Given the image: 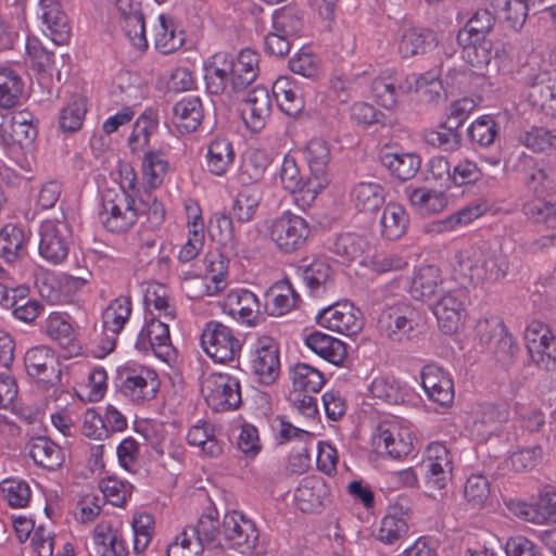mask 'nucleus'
<instances>
[{"label": "nucleus", "instance_id": "obj_1", "mask_svg": "<svg viewBox=\"0 0 556 556\" xmlns=\"http://www.w3.org/2000/svg\"><path fill=\"white\" fill-rule=\"evenodd\" d=\"M459 271L476 285L504 279L509 269L507 256L497 251L469 245L456 254Z\"/></svg>", "mask_w": 556, "mask_h": 556}, {"label": "nucleus", "instance_id": "obj_2", "mask_svg": "<svg viewBox=\"0 0 556 556\" xmlns=\"http://www.w3.org/2000/svg\"><path fill=\"white\" fill-rule=\"evenodd\" d=\"M99 220L109 231L124 233L138 220L135 199L124 189H108L102 194Z\"/></svg>", "mask_w": 556, "mask_h": 556}, {"label": "nucleus", "instance_id": "obj_3", "mask_svg": "<svg viewBox=\"0 0 556 556\" xmlns=\"http://www.w3.org/2000/svg\"><path fill=\"white\" fill-rule=\"evenodd\" d=\"M201 346L215 363L227 364L239 358L242 350L233 329L217 320L207 321L201 333Z\"/></svg>", "mask_w": 556, "mask_h": 556}, {"label": "nucleus", "instance_id": "obj_4", "mask_svg": "<svg viewBox=\"0 0 556 556\" xmlns=\"http://www.w3.org/2000/svg\"><path fill=\"white\" fill-rule=\"evenodd\" d=\"M268 232L278 250L292 253L305 245L311 228L305 218L286 211L270 220Z\"/></svg>", "mask_w": 556, "mask_h": 556}, {"label": "nucleus", "instance_id": "obj_5", "mask_svg": "<svg viewBox=\"0 0 556 556\" xmlns=\"http://www.w3.org/2000/svg\"><path fill=\"white\" fill-rule=\"evenodd\" d=\"M201 393L215 412H225L241 404V386L238 378L228 374L213 372L201 381Z\"/></svg>", "mask_w": 556, "mask_h": 556}, {"label": "nucleus", "instance_id": "obj_6", "mask_svg": "<svg viewBox=\"0 0 556 556\" xmlns=\"http://www.w3.org/2000/svg\"><path fill=\"white\" fill-rule=\"evenodd\" d=\"M72 239L64 214L61 218L45 219L39 227V254L51 264H61L68 255Z\"/></svg>", "mask_w": 556, "mask_h": 556}, {"label": "nucleus", "instance_id": "obj_7", "mask_svg": "<svg viewBox=\"0 0 556 556\" xmlns=\"http://www.w3.org/2000/svg\"><path fill=\"white\" fill-rule=\"evenodd\" d=\"M121 392L134 403L153 400L160 389L155 370L146 366H126L118 371Z\"/></svg>", "mask_w": 556, "mask_h": 556}, {"label": "nucleus", "instance_id": "obj_8", "mask_svg": "<svg viewBox=\"0 0 556 556\" xmlns=\"http://www.w3.org/2000/svg\"><path fill=\"white\" fill-rule=\"evenodd\" d=\"M467 292L455 288L443 292L433 303L432 312L439 328L446 334L457 333L467 318Z\"/></svg>", "mask_w": 556, "mask_h": 556}, {"label": "nucleus", "instance_id": "obj_9", "mask_svg": "<svg viewBox=\"0 0 556 556\" xmlns=\"http://www.w3.org/2000/svg\"><path fill=\"white\" fill-rule=\"evenodd\" d=\"M240 554H252L258 542V531L254 522L236 510L224 516L222 542Z\"/></svg>", "mask_w": 556, "mask_h": 556}, {"label": "nucleus", "instance_id": "obj_10", "mask_svg": "<svg viewBox=\"0 0 556 556\" xmlns=\"http://www.w3.org/2000/svg\"><path fill=\"white\" fill-rule=\"evenodd\" d=\"M525 340L532 362L544 370L556 368V336L547 325L532 320L525 330Z\"/></svg>", "mask_w": 556, "mask_h": 556}, {"label": "nucleus", "instance_id": "obj_11", "mask_svg": "<svg viewBox=\"0 0 556 556\" xmlns=\"http://www.w3.org/2000/svg\"><path fill=\"white\" fill-rule=\"evenodd\" d=\"M413 432L409 427L397 420H386L379 424L372 434V444L379 452H384L391 458L399 459L413 451Z\"/></svg>", "mask_w": 556, "mask_h": 556}, {"label": "nucleus", "instance_id": "obj_12", "mask_svg": "<svg viewBox=\"0 0 556 556\" xmlns=\"http://www.w3.org/2000/svg\"><path fill=\"white\" fill-rule=\"evenodd\" d=\"M250 367L260 382H275L280 372V359L278 345L273 338L262 336L255 340L250 352Z\"/></svg>", "mask_w": 556, "mask_h": 556}, {"label": "nucleus", "instance_id": "obj_13", "mask_svg": "<svg viewBox=\"0 0 556 556\" xmlns=\"http://www.w3.org/2000/svg\"><path fill=\"white\" fill-rule=\"evenodd\" d=\"M168 321L159 317L147 320L138 333L135 348L143 354L152 352L160 359L167 362L173 352Z\"/></svg>", "mask_w": 556, "mask_h": 556}, {"label": "nucleus", "instance_id": "obj_14", "mask_svg": "<svg viewBox=\"0 0 556 556\" xmlns=\"http://www.w3.org/2000/svg\"><path fill=\"white\" fill-rule=\"evenodd\" d=\"M416 315L415 309L404 303L388 307L378 318L379 331L392 341L408 340L416 326Z\"/></svg>", "mask_w": 556, "mask_h": 556}, {"label": "nucleus", "instance_id": "obj_15", "mask_svg": "<svg viewBox=\"0 0 556 556\" xmlns=\"http://www.w3.org/2000/svg\"><path fill=\"white\" fill-rule=\"evenodd\" d=\"M318 324L331 331L353 336L363 328L362 312L350 302L336 303L317 315Z\"/></svg>", "mask_w": 556, "mask_h": 556}, {"label": "nucleus", "instance_id": "obj_16", "mask_svg": "<svg viewBox=\"0 0 556 556\" xmlns=\"http://www.w3.org/2000/svg\"><path fill=\"white\" fill-rule=\"evenodd\" d=\"M304 159L309 168L308 188L311 190H323L330 182L328 172L331 159V150L329 143L321 138L311 139L303 150Z\"/></svg>", "mask_w": 556, "mask_h": 556}, {"label": "nucleus", "instance_id": "obj_17", "mask_svg": "<svg viewBox=\"0 0 556 556\" xmlns=\"http://www.w3.org/2000/svg\"><path fill=\"white\" fill-rule=\"evenodd\" d=\"M523 214L534 223H542L546 228V233L531 243V249L538 251L541 249L556 245V200L545 201L535 198L527 201L522 205Z\"/></svg>", "mask_w": 556, "mask_h": 556}, {"label": "nucleus", "instance_id": "obj_18", "mask_svg": "<svg viewBox=\"0 0 556 556\" xmlns=\"http://www.w3.org/2000/svg\"><path fill=\"white\" fill-rule=\"evenodd\" d=\"M509 509L515 516L532 523L556 522V491L544 489L535 502H511Z\"/></svg>", "mask_w": 556, "mask_h": 556}, {"label": "nucleus", "instance_id": "obj_19", "mask_svg": "<svg viewBox=\"0 0 556 556\" xmlns=\"http://www.w3.org/2000/svg\"><path fill=\"white\" fill-rule=\"evenodd\" d=\"M123 20V28L130 43L138 50L148 48L144 15L141 5L134 0H118L112 5Z\"/></svg>", "mask_w": 556, "mask_h": 556}, {"label": "nucleus", "instance_id": "obj_20", "mask_svg": "<svg viewBox=\"0 0 556 556\" xmlns=\"http://www.w3.org/2000/svg\"><path fill=\"white\" fill-rule=\"evenodd\" d=\"M330 486L323 478L305 477L294 490V503L303 513H316L330 501Z\"/></svg>", "mask_w": 556, "mask_h": 556}, {"label": "nucleus", "instance_id": "obj_21", "mask_svg": "<svg viewBox=\"0 0 556 556\" xmlns=\"http://www.w3.org/2000/svg\"><path fill=\"white\" fill-rule=\"evenodd\" d=\"M421 386L430 401L448 406L454 401V384L450 375L434 364L425 365L420 372Z\"/></svg>", "mask_w": 556, "mask_h": 556}, {"label": "nucleus", "instance_id": "obj_22", "mask_svg": "<svg viewBox=\"0 0 556 556\" xmlns=\"http://www.w3.org/2000/svg\"><path fill=\"white\" fill-rule=\"evenodd\" d=\"M42 31L55 45H65L71 38V24L61 4L53 0L40 1Z\"/></svg>", "mask_w": 556, "mask_h": 556}, {"label": "nucleus", "instance_id": "obj_23", "mask_svg": "<svg viewBox=\"0 0 556 556\" xmlns=\"http://www.w3.org/2000/svg\"><path fill=\"white\" fill-rule=\"evenodd\" d=\"M271 110V100L265 87L257 86L250 90L242 103V118L252 131L261 130Z\"/></svg>", "mask_w": 556, "mask_h": 556}, {"label": "nucleus", "instance_id": "obj_24", "mask_svg": "<svg viewBox=\"0 0 556 556\" xmlns=\"http://www.w3.org/2000/svg\"><path fill=\"white\" fill-rule=\"evenodd\" d=\"M260 306L257 296L248 289L231 290L223 303L225 313L248 325H253L257 320Z\"/></svg>", "mask_w": 556, "mask_h": 556}, {"label": "nucleus", "instance_id": "obj_25", "mask_svg": "<svg viewBox=\"0 0 556 556\" xmlns=\"http://www.w3.org/2000/svg\"><path fill=\"white\" fill-rule=\"evenodd\" d=\"M427 483L441 490L446 485L452 471V456L447 447L440 442H432L426 450Z\"/></svg>", "mask_w": 556, "mask_h": 556}, {"label": "nucleus", "instance_id": "obj_26", "mask_svg": "<svg viewBox=\"0 0 556 556\" xmlns=\"http://www.w3.org/2000/svg\"><path fill=\"white\" fill-rule=\"evenodd\" d=\"M232 55L225 51L213 54L204 64L206 90L211 94H222L228 81L232 83Z\"/></svg>", "mask_w": 556, "mask_h": 556}, {"label": "nucleus", "instance_id": "obj_27", "mask_svg": "<svg viewBox=\"0 0 556 556\" xmlns=\"http://www.w3.org/2000/svg\"><path fill=\"white\" fill-rule=\"evenodd\" d=\"M408 507L395 503L388 507L386 516L381 519L375 534L376 539L383 544L392 545L404 538L408 532Z\"/></svg>", "mask_w": 556, "mask_h": 556}, {"label": "nucleus", "instance_id": "obj_28", "mask_svg": "<svg viewBox=\"0 0 556 556\" xmlns=\"http://www.w3.org/2000/svg\"><path fill=\"white\" fill-rule=\"evenodd\" d=\"M279 179L282 188L292 194H299L298 200L309 205L318 195L321 190H311L308 188V177L303 178L296 161L293 156L287 154L283 157L280 170Z\"/></svg>", "mask_w": 556, "mask_h": 556}, {"label": "nucleus", "instance_id": "obj_29", "mask_svg": "<svg viewBox=\"0 0 556 556\" xmlns=\"http://www.w3.org/2000/svg\"><path fill=\"white\" fill-rule=\"evenodd\" d=\"M26 370L29 376L40 381H51L59 378L58 358L54 352L46 345L29 349L24 357Z\"/></svg>", "mask_w": 556, "mask_h": 556}, {"label": "nucleus", "instance_id": "obj_30", "mask_svg": "<svg viewBox=\"0 0 556 556\" xmlns=\"http://www.w3.org/2000/svg\"><path fill=\"white\" fill-rule=\"evenodd\" d=\"M470 431L478 440H486L498 426L508 420V409L492 404L480 405L472 412Z\"/></svg>", "mask_w": 556, "mask_h": 556}, {"label": "nucleus", "instance_id": "obj_31", "mask_svg": "<svg viewBox=\"0 0 556 556\" xmlns=\"http://www.w3.org/2000/svg\"><path fill=\"white\" fill-rule=\"evenodd\" d=\"M203 264L204 294L207 296H215L224 291L227 287L228 260L217 251L208 252L204 256Z\"/></svg>", "mask_w": 556, "mask_h": 556}, {"label": "nucleus", "instance_id": "obj_32", "mask_svg": "<svg viewBox=\"0 0 556 556\" xmlns=\"http://www.w3.org/2000/svg\"><path fill=\"white\" fill-rule=\"evenodd\" d=\"M92 539L96 552L100 556H127L126 543L110 520H102L97 523L92 531Z\"/></svg>", "mask_w": 556, "mask_h": 556}, {"label": "nucleus", "instance_id": "obj_33", "mask_svg": "<svg viewBox=\"0 0 556 556\" xmlns=\"http://www.w3.org/2000/svg\"><path fill=\"white\" fill-rule=\"evenodd\" d=\"M412 91L410 85L405 80L400 81L393 71H384L372 80L371 93L376 101L386 109H393L397 103V98L402 93Z\"/></svg>", "mask_w": 556, "mask_h": 556}, {"label": "nucleus", "instance_id": "obj_34", "mask_svg": "<svg viewBox=\"0 0 556 556\" xmlns=\"http://www.w3.org/2000/svg\"><path fill=\"white\" fill-rule=\"evenodd\" d=\"M143 303L152 317L174 320L176 307L169 295L168 289L159 282H147L143 289Z\"/></svg>", "mask_w": 556, "mask_h": 556}, {"label": "nucleus", "instance_id": "obj_35", "mask_svg": "<svg viewBox=\"0 0 556 556\" xmlns=\"http://www.w3.org/2000/svg\"><path fill=\"white\" fill-rule=\"evenodd\" d=\"M203 116V106L199 97L182 98L173 106V123L181 134L195 131Z\"/></svg>", "mask_w": 556, "mask_h": 556}, {"label": "nucleus", "instance_id": "obj_36", "mask_svg": "<svg viewBox=\"0 0 556 556\" xmlns=\"http://www.w3.org/2000/svg\"><path fill=\"white\" fill-rule=\"evenodd\" d=\"M29 235L15 224H5L0 230V257L14 263L27 254Z\"/></svg>", "mask_w": 556, "mask_h": 556}, {"label": "nucleus", "instance_id": "obj_37", "mask_svg": "<svg viewBox=\"0 0 556 556\" xmlns=\"http://www.w3.org/2000/svg\"><path fill=\"white\" fill-rule=\"evenodd\" d=\"M232 87L241 90L251 85L260 74V55L252 49H242L232 56Z\"/></svg>", "mask_w": 556, "mask_h": 556}, {"label": "nucleus", "instance_id": "obj_38", "mask_svg": "<svg viewBox=\"0 0 556 556\" xmlns=\"http://www.w3.org/2000/svg\"><path fill=\"white\" fill-rule=\"evenodd\" d=\"M305 345L321 358L333 365H340L346 357L345 345L339 339L320 331L309 333Z\"/></svg>", "mask_w": 556, "mask_h": 556}, {"label": "nucleus", "instance_id": "obj_39", "mask_svg": "<svg viewBox=\"0 0 556 556\" xmlns=\"http://www.w3.org/2000/svg\"><path fill=\"white\" fill-rule=\"evenodd\" d=\"M410 205L420 215L437 214L447 206V197L443 191L420 187L406 189Z\"/></svg>", "mask_w": 556, "mask_h": 556}, {"label": "nucleus", "instance_id": "obj_40", "mask_svg": "<svg viewBox=\"0 0 556 556\" xmlns=\"http://www.w3.org/2000/svg\"><path fill=\"white\" fill-rule=\"evenodd\" d=\"M299 294L288 280L271 286L266 293V308L271 316H281L296 306Z\"/></svg>", "mask_w": 556, "mask_h": 556}, {"label": "nucleus", "instance_id": "obj_41", "mask_svg": "<svg viewBox=\"0 0 556 556\" xmlns=\"http://www.w3.org/2000/svg\"><path fill=\"white\" fill-rule=\"evenodd\" d=\"M406 85H410L417 93L419 101L428 104H435L444 100V89L439 73L429 71L420 75H410L405 78Z\"/></svg>", "mask_w": 556, "mask_h": 556}, {"label": "nucleus", "instance_id": "obj_42", "mask_svg": "<svg viewBox=\"0 0 556 556\" xmlns=\"http://www.w3.org/2000/svg\"><path fill=\"white\" fill-rule=\"evenodd\" d=\"M29 456L36 465L49 470L62 466L64 462L63 450L46 437H38L30 440L28 444Z\"/></svg>", "mask_w": 556, "mask_h": 556}, {"label": "nucleus", "instance_id": "obj_43", "mask_svg": "<svg viewBox=\"0 0 556 556\" xmlns=\"http://www.w3.org/2000/svg\"><path fill=\"white\" fill-rule=\"evenodd\" d=\"M270 164L268 153L261 149L248 150L241 161L238 179L242 185H254L262 180Z\"/></svg>", "mask_w": 556, "mask_h": 556}, {"label": "nucleus", "instance_id": "obj_44", "mask_svg": "<svg viewBox=\"0 0 556 556\" xmlns=\"http://www.w3.org/2000/svg\"><path fill=\"white\" fill-rule=\"evenodd\" d=\"M273 92L280 110L289 116H295L304 108L300 88L288 77H279L273 85Z\"/></svg>", "mask_w": 556, "mask_h": 556}, {"label": "nucleus", "instance_id": "obj_45", "mask_svg": "<svg viewBox=\"0 0 556 556\" xmlns=\"http://www.w3.org/2000/svg\"><path fill=\"white\" fill-rule=\"evenodd\" d=\"M408 223L405 208L395 202H389L380 217V233L388 240L400 239L406 232Z\"/></svg>", "mask_w": 556, "mask_h": 556}, {"label": "nucleus", "instance_id": "obj_46", "mask_svg": "<svg viewBox=\"0 0 556 556\" xmlns=\"http://www.w3.org/2000/svg\"><path fill=\"white\" fill-rule=\"evenodd\" d=\"M40 330L50 340L62 348L72 345L76 339V333L70 321V317L59 312L50 313L41 323Z\"/></svg>", "mask_w": 556, "mask_h": 556}, {"label": "nucleus", "instance_id": "obj_47", "mask_svg": "<svg viewBox=\"0 0 556 556\" xmlns=\"http://www.w3.org/2000/svg\"><path fill=\"white\" fill-rule=\"evenodd\" d=\"M384 188L375 181L358 182L351 191V201L359 212H374L384 203Z\"/></svg>", "mask_w": 556, "mask_h": 556}, {"label": "nucleus", "instance_id": "obj_48", "mask_svg": "<svg viewBox=\"0 0 556 556\" xmlns=\"http://www.w3.org/2000/svg\"><path fill=\"white\" fill-rule=\"evenodd\" d=\"M24 87V80L15 70L0 67V108L17 106L23 98Z\"/></svg>", "mask_w": 556, "mask_h": 556}, {"label": "nucleus", "instance_id": "obj_49", "mask_svg": "<svg viewBox=\"0 0 556 556\" xmlns=\"http://www.w3.org/2000/svg\"><path fill=\"white\" fill-rule=\"evenodd\" d=\"M235 161L232 143L226 138H216L207 147L206 165L208 172L223 176Z\"/></svg>", "mask_w": 556, "mask_h": 556}, {"label": "nucleus", "instance_id": "obj_50", "mask_svg": "<svg viewBox=\"0 0 556 556\" xmlns=\"http://www.w3.org/2000/svg\"><path fill=\"white\" fill-rule=\"evenodd\" d=\"M185 42L182 31L177 33V27L172 17L161 14L159 25L155 26L154 46L163 54H169L178 50Z\"/></svg>", "mask_w": 556, "mask_h": 556}, {"label": "nucleus", "instance_id": "obj_51", "mask_svg": "<svg viewBox=\"0 0 556 556\" xmlns=\"http://www.w3.org/2000/svg\"><path fill=\"white\" fill-rule=\"evenodd\" d=\"M442 283L440 269L433 265L418 268L413 277L410 294L417 300H429Z\"/></svg>", "mask_w": 556, "mask_h": 556}, {"label": "nucleus", "instance_id": "obj_52", "mask_svg": "<svg viewBox=\"0 0 556 556\" xmlns=\"http://www.w3.org/2000/svg\"><path fill=\"white\" fill-rule=\"evenodd\" d=\"M185 530L190 533L193 541H199L201 551L207 546H223L222 543V523L211 514L202 515L197 526L186 527Z\"/></svg>", "mask_w": 556, "mask_h": 556}, {"label": "nucleus", "instance_id": "obj_53", "mask_svg": "<svg viewBox=\"0 0 556 556\" xmlns=\"http://www.w3.org/2000/svg\"><path fill=\"white\" fill-rule=\"evenodd\" d=\"M131 315V301L128 296H118L111 301L102 313L105 331L117 336L125 327Z\"/></svg>", "mask_w": 556, "mask_h": 556}, {"label": "nucleus", "instance_id": "obj_54", "mask_svg": "<svg viewBox=\"0 0 556 556\" xmlns=\"http://www.w3.org/2000/svg\"><path fill=\"white\" fill-rule=\"evenodd\" d=\"M87 111V99L81 94L72 96L66 105L60 111V129L67 134L78 131L83 126Z\"/></svg>", "mask_w": 556, "mask_h": 556}, {"label": "nucleus", "instance_id": "obj_55", "mask_svg": "<svg viewBox=\"0 0 556 556\" xmlns=\"http://www.w3.org/2000/svg\"><path fill=\"white\" fill-rule=\"evenodd\" d=\"M169 169V164L162 151L147 152L142 159V179L149 190L159 188Z\"/></svg>", "mask_w": 556, "mask_h": 556}, {"label": "nucleus", "instance_id": "obj_56", "mask_svg": "<svg viewBox=\"0 0 556 556\" xmlns=\"http://www.w3.org/2000/svg\"><path fill=\"white\" fill-rule=\"evenodd\" d=\"M432 34L415 27L404 28L397 42V52L402 58L422 54L432 43Z\"/></svg>", "mask_w": 556, "mask_h": 556}, {"label": "nucleus", "instance_id": "obj_57", "mask_svg": "<svg viewBox=\"0 0 556 556\" xmlns=\"http://www.w3.org/2000/svg\"><path fill=\"white\" fill-rule=\"evenodd\" d=\"M292 390L318 393L325 383L323 372L305 364L299 363L290 368Z\"/></svg>", "mask_w": 556, "mask_h": 556}, {"label": "nucleus", "instance_id": "obj_58", "mask_svg": "<svg viewBox=\"0 0 556 556\" xmlns=\"http://www.w3.org/2000/svg\"><path fill=\"white\" fill-rule=\"evenodd\" d=\"M366 239L354 232L339 235L330 245V251L340 258L342 263H350L358 258L366 250Z\"/></svg>", "mask_w": 556, "mask_h": 556}, {"label": "nucleus", "instance_id": "obj_59", "mask_svg": "<svg viewBox=\"0 0 556 556\" xmlns=\"http://www.w3.org/2000/svg\"><path fill=\"white\" fill-rule=\"evenodd\" d=\"M382 164L400 180L413 178L420 168V159L414 153H386Z\"/></svg>", "mask_w": 556, "mask_h": 556}, {"label": "nucleus", "instance_id": "obj_60", "mask_svg": "<svg viewBox=\"0 0 556 556\" xmlns=\"http://www.w3.org/2000/svg\"><path fill=\"white\" fill-rule=\"evenodd\" d=\"M458 45L462 47L463 59L472 67L478 70L484 68L490 64L493 58V45L491 40H477L469 39L463 41L457 38Z\"/></svg>", "mask_w": 556, "mask_h": 556}, {"label": "nucleus", "instance_id": "obj_61", "mask_svg": "<svg viewBox=\"0 0 556 556\" xmlns=\"http://www.w3.org/2000/svg\"><path fill=\"white\" fill-rule=\"evenodd\" d=\"M495 24V17L488 10H478L466 25L458 31L457 38L463 41L473 39L475 41L489 40L488 35L492 31Z\"/></svg>", "mask_w": 556, "mask_h": 556}, {"label": "nucleus", "instance_id": "obj_62", "mask_svg": "<svg viewBox=\"0 0 556 556\" xmlns=\"http://www.w3.org/2000/svg\"><path fill=\"white\" fill-rule=\"evenodd\" d=\"M261 199V191L256 187L241 190L233 201L231 215L239 223H248L252 220L256 214Z\"/></svg>", "mask_w": 556, "mask_h": 556}, {"label": "nucleus", "instance_id": "obj_63", "mask_svg": "<svg viewBox=\"0 0 556 556\" xmlns=\"http://www.w3.org/2000/svg\"><path fill=\"white\" fill-rule=\"evenodd\" d=\"M332 270L324 260H315L303 269L302 279L312 293L319 295L331 282Z\"/></svg>", "mask_w": 556, "mask_h": 556}, {"label": "nucleus", "instance_id": "obj_64", "mask_svg": "<svg viewBox=\"0 0 556 556\" xmlns=\"http://www.w3.org/2000/svg\"><path fill=\"white\" fill-rule=\"evenodd\" d=\"M273 28L289 37L296 36L303 28L302 11L292 5L276 10L273 15Z\"/></svg>", "mask_w": 556, "mask_h": 556}]
</instances>
